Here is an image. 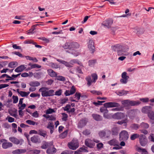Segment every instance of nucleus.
I'll return each instance as SVG.
<instances>
[{"label": "nucleus", "instance_id": "obj_45", "mask_svg": "<svg viewBox=\"0 0 154 154\" xmlns=\"http://www.w3.org/2000/svg\"><path fill=\"white\" fill-rule=\"evenodd\" d=\"M50 66L53 69H57L60 67L56 63H50Z\"/></svg>", "mask_w": 154, "mask_h": 154}, {"label": "nucleus", "instance_id": "obj_38", "mask_svg": "<svg viewBox=\"0 0 154 154\" xmlns=\"http://www.w3.org/2000/svg\"><path fill=\"white\" fill-rule=\"evenodd\" d=\"M124 109V107L119 104L116 103V111H122Z\"/></svg>", "mask_w": 154, "mask_h": 154}, {"label": "nucleus", "instance_id": "obj_57", "mask_svg": "<svg viewBox=\"0 0 154 154\" xmlns=\"http://www.w3.org/2000/svg\"><path fill=\"white\" fill-rule=\"evenodd\" d=\"M62 115L63 116L62 118V120L65 121H66L67 120V117H68V115L65 113H62Z\"/></svg>", "mask_w": 154, "mask_h": 154}, {"label": "nucleus", "instance_id": "obj_41", "mask_svg": "<svg viewBox=\"0 0 154 154\" xmlns=\"http://www.w3.org/2000/svg\"><path fill=\"white\" fill-rule=\"evenodd\" d=\"M140 127V125L136 124H133L131 125V128L133 130H137Z\"/></svg>", "mask_w": 154, "mask_h": 154}, {"label": "nucleus", "instance_id": "obj_37", "mask_svg": "<svg viewBox=\"0 0 154 154\" xmlns=\"http://www.w3.org/2000/svg\"><path fill=\"white\" fill-rule=\"evenodd\" d=\"M17 65V63L16 62H10L8 65L9 67L13 68L16 67Z\"/></svg>", "mask_w": 154, "mask_h": 154}, {"label": "nucleus", "instance_id": "obj_27", "mask_svg": "<svg viewBox=\"0 0 154 154\" xmlns=\"http://www.w3.org/2000/svg\"><path fill=\"white\" fill-rule=\"evenodd\" d=\"M26 68L24 65H21L17 67L15 69V71L17 72H21L25 69Z\"/></svg>", "mask_w": 154, "mask_h": 154}, {"label": "nucleus", "instance_id": "obj_61", "mask_svg": "<svg viewBox=\"0 0 154 154\" xmlns=\"http://www.w3.org/2000/svg\"><path fill=\"white\" fill-rule=\"evenodd\" d=\"M69 52L71 53V54L75 56H77L79 54V53L75 50H74L71 52Z\"/></svg>", "mask_w": 154, "mask_h": 154}, {"label": "nucleus", "instance_id": "obj_13", "mask_svg": "<svg viewBox=\"0 0 154 154\" xmlns=\"http://www.w3.org/2000/svg\"><path fill=\"white\" fill-rule=\"evenodd\" d=\"M85 143L86 146L90 148H94L95 145V143L93 141L88 138L85 140Z\"/></svg>", "mask_w": 154, "mask_h": 154}, {"label": "nucleus", "instance_id": "obj_3", "mask_svg": "<svg viewBox=\"0 0 154 154\" xmlns=\"http://www.w3.org/2000/svg\"><path fill=\"white\" fill-rule=\"evenodd\" d=\"M56 60L57 61L64 65L66 67L69 68L72 67L73 66L72 65L74 63H77L79 65H81V63L77 59L72 60L69 62L58 59H57Z\"/></svg>", "mask_w": 154, "mask_h": 154}, {"label": "nucleus", "instance_id": "obj_20", "mask_svg": "<svg viewBox=\"0 0 154 154\" xmlns=\"http://www.w3.org/2000/svg\"><path fill=\"white\" fill-rule=\"evenodd\" d=\"M104 106L106 108H112L116 107V102H107L104 104Z\"/></svg>", "mask_w": 154, "mask_h": 154}, {"label": "nucleus", "instance_id": "obj_8", "mask_svg": "<svg viewBox=\"0 0 154 154\" xmlns=\"http://www.w3.org/2000/svg\"><path fill=\"white\" fill-rule=\"evenodd\" d=\"M68 146L70 149L75 150L79 147V143L77 140H73L68 143Z\"/></svg>", "mask_w": 154, "mask_h": 154}, {"label": "nucleus", "instance_id": "obj_15", "mask_svg": "<svg viewBox=\"0 0 154 154\" xmlns=\"http://www.w3.org/2000/svg\"><path fill=\"white\" fill-rule=\"evenodd\" d=\"M152 106H145L143 107L142 109V112L145 114H147V115L151 112L152 111Z\"/></svg>", "mask_w": 154, "mask_h": 154}, {"label": "nucleus", "instance_id": "obj_62", "mask_svg": "<svg viewBox=\"0 0 154 154\" xmlns=\"http://www.w3.org/2000/svg\"><path fill=\"white\" fill-rule=\"evenodd\" d=\"M70 94H72L75 93L76 91V89L74 86H72L71 89L70 90Z\"/></svg>", "mask_w": 154, "mask_h": 154}, {"label": "nucleus", "instance_id": "obj_64", "mask_svg": "<svg viewBox=\"0 0 154 154\" xmlns=\"http://www.w3.org/2000/svg\"><path fill=\"white\" fill-rule=\"evenodd\" d=\"M140 151H141L142 152L141 154H148L147 152L145 149H141L139 148L138 149V151L139 152Z\"/></svg>", "mask_w": 154, "mask_h": 154}, {"label": "nucleus", "instance_id": "obj_16", "mask_svg": "<svg viewBox=\"0 0 154 154\" xmlns=\"http://www.w3.org/2000/svg\"><path fill=\"white\" fill-rule=\"evenodd\" d=\"M56 152V149L54 148L53 144L52 145L50 146L46 150V152L48 154H53L55 153Z\"/></svg>", "mask_w": 154, "mask_h": 154}, {"label": "nucleus", "instance_id": "obj_60", "mask_svg": "<svg viewBox=\"0 0 154 154\" xmlns=\"http://www.w3.org/2000/svg\"><path fill=\"white\" fill-rule=\"evenodd\" d=\"M104 102L105 101H98L97 102H94L93 103L97 106L99 105H102V103H104Z\"/></svg>", "mask_w": 154, "mask_h": 154}, {"label": "nucleus", "instance_id": "obj_21", "mask_svg": "<svg viewBox=\"0 0 154 154\" xmlns=\"http://www.w3.org/2000/svg\"><path fill=\"white\" fill-rule=\"evenodd\" d=\"M147 116L150 120L152 124H154V112L152 111L147 115Z\"/></svg>", "mask_w": 154, "mask_h": 154}, {"label": "nucleus", "instance_id": "obj_2", "mask_svg": "<svg viewBox=\"0 0 154 154\" xmlns=\"http://www.w3.org/2000/svg\"><path fill=\"white\" fill-rule=\"evenodd\" d=\"M49 88L47 87H43L40 88L39 91L41 92L42 95L43 97L52 96L54 95V91L50 90L48 91Z\"/></svg>", "mask_w": 154, "mask_h": 154}, {"label": "nucleus", "instance_id": "obj_31", "mask_svg": "<svg viewBox=\"0 0 154 154\" xmlns=\"http://www.w3.org/2000/svg\"><path fill=\"white\" fill-rule=\"evenodd\" d=\"M9 140L11 142L16 144H19L20 141L17 138L14 137H11L9 138Z\"/></svg>", "mask_w": 154, "mask_h": 154}, {"label": "nucleus", "instance_id": "obj_19", "mask_svg": "<svg viewBox=\"0 0 154 154\" xmlns=\"http://www.w3.org/2000/svg\"><path fill=\"white\" fill-rule=\"evenodd\" d=\"M31 141L33 143H39L41 142L40 138L37 135H34L31 138Z\"/></svg>", "mask_w": 154, "mask_h": 154}, {"label": "nucleus", "instance_id": "obj_26", "mask_svg": "<svg viewBox=\"0 0 154 154\" xmlns=\"http://www.w3.org/2000/svg\"><path fill=\"white\" fill-rule=\"evenodd\" d=\"M47 128L50 130V133L52 134L53 133L54 130V125L53 123L52 122H49Z\"/></svg>", "mask_w": 154, "mask_h": 154}, {"label": "nucleus", "instance_id": "obj_49", "mask_svg": "<svg viewBox=\"0 0 154 154\" xmlns=\"http://www.w3.org/2000/svg\"><path fill=\"white\" fill-rule=\"evenodd\" d=\"M73 152L70 150H65L63 151L60 154H72Z\"/></svg>", "mask_w": 154, "mask_h": 154}, {"label": "nucleus", "instance_id": "obj_59", "mask_svg": "<svg viewBox=\"0 0 154 154\" xmlns=\"http://www.w3.org/2000/svg\"><path fill=\"white\" fill-rule=\"evenodd\" d=\"M68 98L67 97L60 100V103L62 104H64L68 100Z\"/></svg>", "mask_w": 154, "mask_h": 154}, {"label": "nucleus", "instance_id": "obj_43", "mask_svg": "<svg viewBox=\"0 0 154 154\" xmlns=\"http://www.w3.org/2000/svg\"><path fill=\"white\" fill-rule=\"evenodd\" d=\"M111 116H112L113 118L115 119L116 117V113L114 114L113 115H112V114H110L109 115L107 113L103 114L104 117L107 119H109Z\"/></svg>", "mask_w": 154, "mask_h": 154}, {"label": "nucleus", "instance_id": "obj_6", "mask_svg": "<svg viewBox=\"0 0 154 154\" xmlns=\"http://www.w3.org/2000/svg\"><path fill=\"white\" fill-rule=\"evenodd\" d=\"M97 79V75L95 73L92 74L91 76L89 75L85 78V79L87 82V85L88 86H90L93 82H95Z\"/></svg>", "mask_w": 154, "mask_h": 154}, {"label": "nucleus", "instance_id": "obj_36", "mask_svg": "<svg viewBox=\"0 0 154 154\" xmlns=\"http://www.w3.org/2000/svg\"><path fill=\"white\" fill-rule=\"evenodd\" d=\"M140 135L138 134H134L131 135L130 137V139L131 140H133L138 138H139Z\"/></svg>", "mask_w": 154, "mask_h": 154}, {"label": "nucleus", "instance_id": "obj_58", "mask_svg": "<svg viewBox=\"0 0 154 154\" xmlns=\"http://www.w3.org/2000/svg\"><path fill=\"white\" fill-rule=\"evenodd\" d=\"M103 145L102 143H99L97 144V147L98 150H100L103 147Z\"/></svg>", "mask_w": 154, "mask_h": 154}, {"label": "nucleus", "instance_id": "obj_28", "mask_svg": "<svg viewBox=\"0 0 154 154\" xmlns=\"http://www.w3.org/2000/svg\"><path fill=\"white\" fill-rule=\"evenodd\" d=\"M93 118L97 121H100L102 120V118L101 116L99 115L93 114L92 115Z\"/></svg>", "mask_w": 154, "mask_h": 154}, {"label": "nucleus", "instance_id": "obj_42", "mask_svg": "<svg viewBox=\"0 0 154 154\" xmlns=\"http://www.w3.org/2000/svg\"><path fill=\"white\" fill-rule=\"evenodd\" d=\"M109 144L111 145H113L114 146L113 148V149H116V140L113 139L110 140L108 142Z\"/></svg>", "mask_w": 154, "mask_h": 154}, {"label": "nucleus", "instance_id": "obj_52", "mask_svg": "<svg viewBox=\"0 0 154 154\" xmlns=\"http://www.w3.org/2000/svg\"><path fill=\"white\" fill-rule=\"evenodd\" d=\"M12 98L13 100V103H16L18 102V98L17 96L13 95L12 96Z\"/></svg>", "mask_w": 154, "mask_h": 154}, {"label": "nucleus", "instance_id": "obj_11", "mask_svg": "<svg viewBox=\"0 0 154 154\" xmlns=\"http://www.w3.org/2000/svg\"><path fill=\"white\" fill-rule=\"evenodd\" d=\"M111 134V131H110L107 130H103L100 131L99 133V135L100 137L102 138L104 137H108Z\"/></svg>", "mask_w": 154, "mask_h": 154}, {"label": "nucleus", "instance_id": "obj_34", "mask_svg": "<svg viewBox=\"0 0 154 154\" xmlns=\"http://www.w3.org/2000/svg\"><path fill=\"white\" fill-rule=\"evenodd\" d=\"M128 48L126 46L122 45L120 44L116 45V51H118L119 50H122L123 49H125Z\"/></svg>", "mask_w": 154, "mask_h": 154}, {"label": "nucleus", "instance_id": "obj_55", "mask_svg": "<svg viewBox=\"0 0 154 154\" xmlns=\"http://www.w3.org/2000/svg\"><path fill=\"white\" fill-rule=\"evenodd\" d=\"M26 122L30 125H35L36 122L30 120H28L26 121Z\"/></svg>", "mask_w": 154, "mask_h": 154}, {"label": "nucleus", "instance_id": "obj_47", "mask_svg": "<svg viewBox=\"0 0 154 154\" xmlns=\"http://www.w3.org/2000/svg\"><path fill=\"white\" fill-rule=\"evenodd\" d=\"M30 152L31 154H39L40 153L41 151L39 150L35 149L31 150Z\"/></svg>", "mask_w": 154, "mask_h": 154}, {"label": "nucleus", "instance_id": "obj_17", "mask_svg": "<svg viewBox=\"0 0 154 154\" xmlns=\"http://www.w3.org/2000/svg\"><path fill=\"white\" fill-rule=\"evenodd\" d=\"M127 113V116L131 119H133L136 115V112L133 109H131L128 111Z\"/></svg>", "mask_w": 154, "mask_h": 154}, {"label": "nucleus", "instance_id": "obj_63", "mask_svg": "<svg viewBox=\"0 0 154 154\" xmlns=\"http://www.w3.org/2000/svg\"><path fill=\"white\" fill-rule=\"evenodd\" d=\"M71 105L70 104H67L66 106L63 108V110L68 112L69 109L71 107Z\"/></svg>", "mask_w": 154, "mask_h": 154}, {"label": "nucleus", "instance_id": "obj_53", "mask_svg": "<svg viewBox=\"0 0 154 154\" xmlns=\"http://www.w3.org/2000/svg\"><path fill=\"white\" fill-rule=\"evenodd\" d=\"M91 132L89 130L85 129L82 132L83 134L85 135H88L90 134Z\"/></svg>", "mask_w": 154, "mask_h": 154}, {"label": "nucleus", "instance_id": "obj_1", "mask_svg": "<svg viewBox=\"0 0 154 154\" xmlns=\"http://www.w3.org/2000/svg\"><path fill=\"white\" fill-rule=\"evenodd\" d=\"M125 116L124 113L121 112H117L116 113V119H121L124 118ZM126 118L121 121H119L117 122L116 123L120 125H122L123 124H124L125 127L127 126V123L128 122L129 120L128 119L127 116L126 115Z\"/></svg>", "mask_w": 154, "mask_h": 154}, {"label": "nucleus", "instance_id": "obj_56", "mask_svg": "<svg viewBox=\"0 0 154 154\" xmlns=\"http://www.w3.org/2000/svg\"><path fill=\"white\" fill-rule=\"evenodd\" d=\"M26 105L25 103L23 104H20V105H18V107H19V110H23L26 107Z\"/></svg>", "mask_w": 154, "mask_h": 154}, {"label": "nucleus", "instance_id": "obj_10", "mask_svg": "<svg viewBox=\"0 0 154 154\" xmlns=\"http://www.w3.org/2000/svg\"><path fill=\"white\" fill-rule=\"evenodd\" d=\"M126 72H123L122 74V78L120 81L122 84H126L128 82L129 78V76L127 75Z\"/></svg>", "mask_w": 154, "mask_h": 154}, {"label": "nucleus", "instance_id": "obj_51", "mask_svg": "<svg viewBox=\"0 0 154 154\" xmlns=\"http://www.w3.org/2000/svg\"><path fill=\"white\" fill-rule=\"evenodd\" d=\"M56 77H57V79L58 80L64 81L66 80L65 78L62 76H57Z\"/></svg>", "mask_w": 154, "mask_h": 154}, {"label": "nucleus", "instance_id": "obj_14", "mask_svg": "<svg viewBox=\"0 0 154 154\" xmlns=\"http://www.w3.org/2000/svg\"><path fill=\"white\" fill-rule=\"evenodd\" d=\"M113 20L112 19H109L103 21L102 24L108 28H109L113 23Z\"/></svg>", "mask_w": 154, "mask_h": 154}, {"label": "nucleus", "instance_id": "obj_44", "mask_svg": "<svg viewBox=\"0 0 154 154\" xmlns=\"http://www.w3.org/2000/svg\"><path fill=\"white\" fill-rule=\"evenodd\" d=\"M81 94L79 92H76L75 94L73 96L74 98H76V100L78 102L81 97Z\"/></svg>", "mask_w": 154, "mask_h": 154}, {"label": "nucleus", "instance_id": "obj_32", "mask_svg": "<svg viewBox=\"0 0 154 154\" xmlns=\"http://www.w3.org/2000/svg\"><path fill=\"white\" fill-rule=\"evenodd\" d=\"M128 92V91H126L123 90L118 91L117 93L116 92V93H117V94L119 96H122L123 95H126Z\"/></svg>", "mask_w": 154, "mask_h": 154}, {"label": "nucleus", "instance_id": "obj_48", "mask_svg": "<svg viewBox=\"0 0 154 154\" xmlns=\"http://www.w3.org/2000/svg\"><path fill=\"white\" fill-rule=\"evenodd\" d=\"M55 111L53 109L49 108L46 111L45 113L46 114H51L53 112H55Z\"/></svg>", "mask_w": 154, "mask_h": 154}, {"label": "nucleus", "instance_id": "obj_22", "mask_svg": "<svg viewBox=\"0 0 154 154\" xmlns=\"http://www.w3.org/2000/svg\"><path fill=\"white\" fill-rule=\"evenodd\" d=\"M26 152V149H17L12 151L13 154H20Z\"/></svg>", "mask_w": 154, "mask_h": 154}, {"label": "nucleus", "instance_id": "obj_18", "mask_svg": "<svg viewBox=\"0 0 154 154\" xmlns=\"http://www.w3.org/2000/svg\"><path fill=\"white\" fill-rule=\"evenodd\" d=\"M53 142H48L44 141L42 143L41 148L42 149H45L48 148L50 146L53 145Z\"/></svg>", "mask_w": 154, "mask_h": 154}, {"label": "nucleus", "instance_id": "obj_50", "mask_svg": "<svg viewBox=\"0 0 154 154\" xmlns=\"http://www.w3.org/2000/svg\"><path fill=\"white\" fill-rule=\"evenodd\" d=\"M106 108L105 107V108L104 107L101 108L100 109V111L101 112H103L104 114L108 113V111Z\"/></svg>", "mask_w": 154, "mask_h": 154}, {"label": "nucleus", "instance_id": "obj_40", "mask_svg": "<svg viewBox=\"0 0 154 154\" xmlns=\"http://www.w3.org/2000/svg\"><path fill=\"white\" fill-rule=\"evenodd\" d=\"M96 60H89L88 62V65L90 66H92L94 65L96 63Z\"/></svg>", "mask_w": 154, "mask_h": 154}, {"label": "nucleus", "instance_id": "obj_9", "mask_svg": "<svg viewBox=\"0 0 154 154\" xmlns=\"http://www.w3.org/2000/svg\"><path fill=\"white\" fill-rule=\"evenodd\" d=\"M139 141L141 145L143 146H145L147 143V140L146 136L143 134H140Z\"/></svg>", "mask_w": 154, "mask_h": 154}, {"label": "nucleus", "instance_id": "obj_46", "mask_svg": "<svg viewBox=\"0 0 154 154\" xmlns=\"http://www.w3.org/2000/svg\"><path fill=\"white\" fill-rule=\"evenodd\" d=\"M68 130H66L64 132L60 134V138H65L67 136L68 133Z\"/></svg>", "mask_w": 154, "mask_h": 154}, {"label": "nucleus", "instance_id": "obj_25", "mask_svg": "<svg viewBox=\"0 0 154 154\" xmlns=\"http://www.w3.org/2000/svg\"><path fill=\"white\" fill-rule=\"evenodd\" d=\"M47 71L49 75L51 77H56L57 75V73L52 69H48Z\"/></svg>", "mask_w": 154, "mask_h": 154}, {"label": "nucleus", "instance_id": "obj_29", "mask_svg": "<svg viewBox=\"0 0 154 154\" xmlns=\"http://www.w3.org/2000/svg\"><path fill=\"white\" fill-rule=\"evenodd\" d=\"M128 48H127L125 49H123L122 50H119L117 52V54L118 56L126 55L124 53L128 50Z\"/></svg>", "mask_w": 154, "mask_h": 154}, {"label": "nucleus", "instance_id": "obj_24", "mask_svg": "<svg viewBox=\"0 0 154 154\" xmlns=\"http://www.w3.org/2000/svg\"><path fill=\"white\" fill-rule=\"evenodd\" d=\"M87 124V122L85 120L82 119L78 123V127L79 128H82L85 126Z\"/></svg>", "mask_w": 154, "mask_h": 154}, {"label": "nucleus", "instance_id": "obj_7", "mask_svg": "<svg viewBox=\"0 0 154 154\" xmlns=\"http://www.w3.org/2000/svg\"><path fill=\"white\" fill-rule=\"evenodd\" d=\"M129 134L128 132L125 130L122 131L119 134L120 141H126L128 139Z\"/></svg>", "mask_w": 154, "mask_h": 154}, {"label": "nucleus", "instance_id": "obj_23", "mask_svg": "<svg viewBox=\"0 0 154 154\" xmlns=\"http://www.w3.org/2000/svg\"><path fill=\"white\" fill-rule=\"evenodd\" d=\"M12 143L10 142H3L2 145V147L4 149H7L12 147Z\"/></svg>", "mask_w": 154, "mask_h": 154}, {"label": "nucleus", "instance_id": "obj_35", "mask_svg": "<svg viewBox=\"0 0 154 154\" xmlns=\"http://www.w3.org/2000/svg\"><path fill=\"white\" fill-rule=\"evenodd\" d=\"M39 135L43 136L45 137L47 135V133L46 131L43 130L42 129H39L38 131V134Z\"/></svg>", "mask_w": 154, "mask_h": 154}, {"label": "nucleus", "instance_id": "obj_30", "mask_svg": "<svg viewBox=\"0 0 154 154\" xmlns=\"http://www.w3.org/2000/svg\"><path fill=\"white\" fill-rule=\"evenodd\" d=\"M30 86L32 87H38L40 85V83L37 81H31L29 84Z\"/></svg>", "mask_w": 154, "mask_h": 154}, {"label": "nucleus", "instance_id": "obj_5", "mask_svg": "<svg viewBox=\"0 0 154 154\" xmlns=\"http://www.w3.org/2000/svg\"><path fill=\"white\" fill-rule=\"evenodd\" d=\"M123 107H128L130 106H137L141 104L139 101L130 100H124L121 101Z\"/></svg>", "mask_w": 154, "mask_h": 154}, {"label": "nucleus", "instance_id": "obj_4", "mask_svg": "<svg viewBox=\"0 0 154 154\" xmlns=\"http://www.w3.org/2000/svg\"><path fill=\"white\" fill-rule=\"evenodd\" d=\"M80 46V45L76 42H66L63 47L65 49H77Z\"/></svg>", "mask_w": 154, "mask_h": 154}, {"label": "nucleus", "instance_id": "obj_54", "mask_svg": "<svg viewBox=\"0 0 154 154\" xmlns=\"http://www.w3.org/2000/svg\"><path fill=\"white\" fill-rule=\"evenodd\" d=\"M76 72L80 74H83L81 68L79 66H77L75 68Z\"/></svg>", "mask_w": 154, "mask_h": 154}, {"label": "nucleus", "instance_id": "obj_39", "mask_svg": "<svg viewBox=\"0 0 154 154\" xmlns=\"http://www.w3.org/2000/svg\"><path fill=\"white\" fill-rule=\"evenodd\" d=\"M86 150L83 147L80 148L78 150L75 152L74 154H82L81 152L82 151L85 152Z\"/></svg>", "mask_w": 154, "mask_h": 154}, {"label": "nucleus", "instance_id": "obj_12", "mask_svg": "<svg viewBox=\"0 0 154 154\" xmlns=\"http://www.w3.org/2000/svg\"><path fill=\"white\" fill-rule=\"evenodd\" d=\"M88 48L90 51L93 53L95 51V47L94 46V43L92 40L90 39L88 43Z\"/></svg>", "mask_w": 154, "mask_h": 154}, {"label": "nucleus", "instance_id": "obj_33", "mask_svg": "<svg viewBox=\"0 0 154 154\" xmlns=\"http://www.w3.org/2000/svg\"><path fill=\"white\" fill-rule=\"evenodd\" d=\"M140 127L144 129L148 128L149 127V125L146 123L142 122L140 125Z\"/></svg>", "mask_w": 154, "mask_h": 154}]
</instances>
